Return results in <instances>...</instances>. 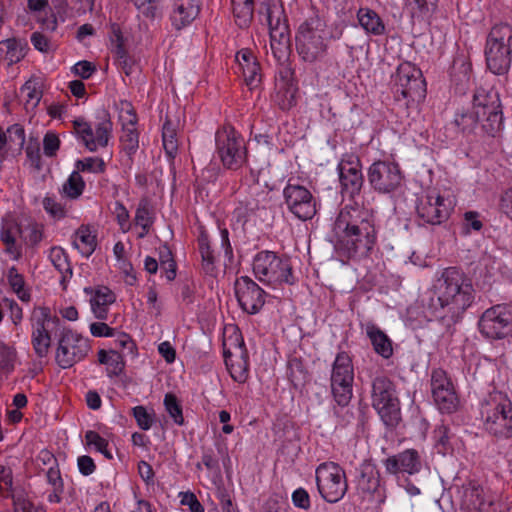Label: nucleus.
I'll list each match as a JSON object with an SVG mask.
<instances>
[{
  "instance_id": "f257e3e1",
  "label": "nucleus",
  "mask_w": 512,
  "mask_h": 512,
  "mask_svg": "<svg viewBox=\"0 0 512 512\" xmlns=\"http://www.w3.org/2000/svg\"><path fill=\"white\" fill-rule=\"evenodd\" d=\"M474 300L471 279L456 267L446 268L433 286L429 309L447 330L453 327Z\"/></svg>"
},
{
  "instance_id": "f03ea898",
  "label": "nucleus",
  "mask_w": 512,
  "mask_h": 512,
  "mask_svg": "<svg viewBox=\"0 0 512 512\" xmlns=\"http://www.w3.org/2000/svg\"><path fill=\"white\" fill-rule=\"evenodd\" d=\"M336 248L348 257L357 253L367 254L373 248L376 231L372 213L357 203L343 207L333 228Z\"/></svg>"
},
{
  "instance_id": "7ed1b4c3",
  "label": "nucleus",
  "mask_w": 512,
  "mask_h": 512,
  "mask_svg": "<svg viewBox=\"0 0 512 512\" xmlns=\"http://www.w3.org/2000/svg\"><path fill=\"white\" fill-rule=\"evenodd\" d=\"M331 34L324 19L312 15L303 21L296 32L295 46L300 58L308 63L322 60L328 52Z\"/></svg>"
},
{
  "instance_id": "20e7f679",
  "label": "nucleus",
  "mask_w": 512,
  "mask_h": 512,
  "mask_svg": "<svg viewBox=\"0 0 512 512\" xmlns=\"http://www.w3.org/2000/svg\"><path fill=\"white\" fill-rule=\"evenodd\" d=\"M512 27L506 23L492 27L486 41L487 68L495 75H505L511 66Z\"/></svg>"
},
{
  "instance_id": "39448f33",
  "label": "nucleus",
  "mask_w": 512,
  "mask_h": 512,
  "mask_svg": "<svg viewBox=\"0 0 512 512\" xmlns=\"http://www.w3.org/2000/svg\"><path fill=\"white\" fill-rule=\"evenodd\" d=\"M372 406L378 412L386 426L394 427L400 420L399 400L394 383L384 375L372 381Z\"/></svg>"
},
{
  "instance_id": "423d86ee",
  "label": "nucleus",
  "mask_w": 512,
  "mask_h": 512,
  "mask_svg": "<svg viewBox=\"0 0 512 512\" xmlns=\"http://www.w3.org/2000/svg\"><path fill=\"white\" fill-rule=\"evenodd\" d=\"M253 272L259 281L268 284L292 285L295 282L289 260L283 259L271 251H261L255 256Z\"/></svg>"
},
{
  "instance_id": "0eeeda50",
  "label": "nucleus",
  "mask_w": 512,
  "mask_h": 512,
  "mask_svg": "<svg viewBox=\"0 0 512 512\" xmlns=\"http://www.w3.org/2000/svg\"><path fill=\"white\" fill-rule=\"evenodd\" d=\"M473 110L482 119V129L494 136L502 126L503 113L500 96L493 88H478L473 96Z\"/></svg>"
},
{
  "instance_id": "6e6552de",
  "label": "nucleus",
  "mask_w": 512,
  "mask_h": 512,
  "mask_svg": "<svg viewBox=\"0 0 512 512\" xmlns=\"http://www.w3.org/2000/svg\"><path fill=\"white\" fill-rule=\"evenodd\" d=\"M317 490L321 497L336 503L346 494L348 484L344 469L335 462L321 463L315 472Z\"/></svg>"
},
{
  "instance_id": "1a4fd4ad",
  "label": "nucleus",
  "mask_w": 512,
  "mask_h": 512,
  "mask_svg": "<svg viewBox=\"0 0 512 512\" xmlns=\"http://www.w3.org/2000/svg\"><path fill=\"white\" fill-rule=\"evenodd\" d=\"M258 13L263 17L261 20L265 21L269 27L270 46L273 55L278 59L283 58L288 53L291 45L289 26L286 19H282L283 10L276 5L271 6L268 3H262Z\"/></svg>"
},
{
  "instance_id": "9d476101",
  "label": "nucleus",
  "mask_w": 512,
  "mask_h": 512,
  "mask_svg": "<svg viewBox=\"0 0 512 512\" xmlns=\"http://www.w3.org/2000/svg\"><path fill=\"white\" fill-rule=\"evenodd\" d=\"M392 90L397 100H420L425 97V80L421 71L409 62L400 64L392 75Z\"/></svg>"
},
{
  "instance_id": "9b49d317",
  "label": "nucleus",
  "mask_w": 512,
  "mask_h": 512,
  "mask_svg": "<svg viewBox=\"0 0 512 512\" xmlns=\"http://www.w3.org/2000/svg\"><path fill=\"white\" fill-rule=\"evenodd\" d=\"M354 370L352 360L345 352L337 354L332 368L331 389L335 401L346 406L352 397Z\"/></svg>"
},
{
  "instance_id": "f8f14e48",
  "label": "nucleus",
  "mask_w": 512,
  "mask_h": 512,
  "mask_svg": "<svg viewBox=\"0 0 512 512\" xmlns=\"http://www.w3.org/2000/svg\"><path fill=\"white\" fill-rule=\"evenodd\" d=\"M479 330L488 339H503L512 332V310L507 305L487 309L479 319Z\"/></svg>"
},
{
  "instance_id": "ddd939ff",
  "label": "nucleus",
  "mask_w": 512,
  "mask_h": 512,
  "mask_svg": "<svg viewBox=\"0 0 512 512\" xmlns=\"http://www.w3.org/2000/svg\"><path fill=\"white\" fill-rule=\"evenodd\" d=\"M217 153L223 165L229 169H238L245 162L243 141L236 136L234 128H224L216 134Z\"/></svg>"
},
{
  "instance_id": "4468645a",
  "label": "nucleus",
  "mask_w": 512,
  "mask_h": 512,
  "mask_svg": "<svg viewBox=\"0 0 512 512\" xmlns=\"http://www.w3.org/2000/svg\"><path fill=\"white\" fill-rule=\"evenodd\" d=\"M89 350L87 339L70 330L65 331L58 342L55 355L56 363L63 369L70 368L84 359Z\"/></svg>"
},
{
  "instance_id": "2eb2a0df",
  "label": "nucleus",
  "mask_w": 512,
  "mask_h": 512,
  "mask_svg": "<svg viewBox=\"0 0 512 512\" xmlns=\"http://www.w3.org/2000/svg\"><path fill=\"white\" fill-rule=\"evenodd\" d=\"M368 181L375 191L386 194L401 186L403 175L397 164L377 161L368 169Z\"/></svg>"
},
{
  "instance_id": "dca6fc26",
  "label": "nucleus",
  "mask_w": 512,
  "mask_h": 512,
  "mask_svg": "<svg viewBox=\"0 0 512 512\" xmlns=\"http://www.w3.org/2000/svg\"><path fill=\"white\" fill-rule=\"evenodd\" d=\"M431 391L439 410L445 413L456 411L459 399L454 386L443 369H434L431 374Z\"/></svg>"
},
{
  "instance_id": "f3484780",
  "label": "nucleus",
  "mask_w": 512,
  "mask_h": 512,
  "mask_svg": "<svg viewBox=\"0 0 512 512\" xmlns=\"http://www.w3.org/2000/svg\"><path fill=\"white\" fill-rule=\"evenodd\" d=\"M289 210L300 220L306 221L316 214V204L311 192L301 185L288 184L283 191Z\"/></svg>"
},
{
  "instance_id": "a211bd4d",
  "label": "nucleus",
  "mask_w": 512,
  "mask_h": 512,
  "mask_svg": "<svg viewBox=\"0 0 512 512\" xmlns=\"http://www.w3.org/2000/svg\"><path fill=\"white\" fill-rule=\"evenodd\" d=\"M235 294L241 308L249 314L257 313L265 303V291L248 276L236 280Z\"/></svg>"
},
{
  "instance_id": "6ab92c4d",
  "label": "nucleus",
  "mask_w": 512,
  "mask_h": 512,
  "mask_svg": "<svg viewBox=\"0 0 512 512\" xmlns=\"http://www.w3.org/2000/svg\"><path fill=\"white\" fill-rule=\"evenodd\" d=\"M486 430L497 438L512 437V405L498 404L485 419Z\"/></svg>"
},
{
  "instance_id": "aec40b11",
  "label": "nucleus",
  "mask_w": 512,
  "mask_h": 512,
  "mask_svg": "<svg viewBox=\"0 0 512 512\" xmlns=\"http://www.w3.org/2000/svg\"><path fill=\"white\" fill-rule=\"evenodd\" d=\"M236 341L238 343L235 345V352L224 348L223 355L231 377L235 381L243 383L248 377V354L243 339L237 338Z\"/></svg>"
},
{
  "instance_id": "412c9836",
  "label": "nucleus",
  "mask_w": 512,
  "mask_h": 512,
  "mask_svg": "<svg viewBox=\"0 0 512 512\" xmlns=\"http://www.w3.org/2000/svg\"><path fill=\"white\" fill-rule=\"evenodd\" d=\"M418 216L429 224H441L449 217V208L442 196L427 195L417 206Z\"/></svg>"
},
{
  "instance_id": "4be33fe9",
  "label": "nucleus",
  "mask_w": 512,
  "mask_h": 512,
  "mask_svg": "<svg viewBox=\"0 0 512 512\" xmlns=\"http://www.w3.org/2000/svg\"><path fill=\"white\" fill-rule=\"evenodd\" d=\"M385 467L390 474L407 472L413 474L420 470L419 454L414 449L405 450L385 460Z\"/></svg>"
},
{
  "instance_id": "5701e85b",
  "label": "nucleus",
  "mask_w": 512,
  "mask_h": 512,
  "mask_svg": "<svg viewBox=\"0 0 512 512\" xmlns=\"http://www.w3.org/2000/svg\"><path fill=\"white\" fill-rule=\"evenodd\" d=\"M201 0H176L171 14L173 26L180 30L191 24L199 15Z\"/></svg>"
},
{
  "instance_id": "b1692460",
  "label": "nucleus",
  "mask_w": 512,
  "mask_h": 512,
  "mask_svg": "<svg viewBox=\"0 0 512 512\" xmlns=\"http://www.w3.org/2000/svg\"><path fill=\"white\" fill-rule=\"evenodd\" d=\"M121 118L125 121L121 136L122 148L130 156L136 152L139 146L138 133L135 128L137 116L130 104H127L126 116L121 115Z\"/></svg>"
},
{
  "instance_id": "393cba45",
  "label": "nucleus",
  "mask_w": 512,
  "mask_h": 512,
  "mask_svg": "<svg viewBox=\"0 0 512 512\" xmlns=\"http://www.w3.org/2000/svg\"><path fill=\"white\" fill-rule=\"evenodd\" d=\"M84 292L92 295L90 303L95 317L102 320L106 319L107 307L115 302V294L106 286H101L97 289L86 287Z\"/></svg>"
},
{
  "instance_id": "a878e982",
  "label": "nucleus",
  "mask_w": 512,
  "mask_h": 512,
  "mask_svg": "<svg viewBox=\"0 0 512 512\" xmlns=\"http://www.w3.org/2000/svg\"><path fill=\"white\" fill-rule=\"evenodd\" d=\"M357 488L365 496L374 498L377 494L378 499L381 500L379 472L372 467H365L361 472Z\"/></svg>"
},
{
  "instance_id": "bb28decb",
  "label": "nucleus",
  "mask_w": 512,
  "mask_h": 512,
  "mask_svg": "<svg viewBox=\"0 0 512 512\" xmlns=\"http://www.w3.org/2000/svg\"><path fill=\"white\" fill-rule=\"evenodd\" d=\"M340 182L343 190L351 197L359 194L363 185V176L357 167L340 165Z\"/></svg>"
},
{
  "instance_id": "cd10ccee",
  "label": "nucleus",
  "mask_w": 512,
  "mask_h": 512,
  "mask_svg": "<svg viewBox=\"0 0 512 512\" xmlns=\"http://www.w3.org/2000/svg\"><path fill=\"white\" fill-rule=\"evenodd\" d=\"M276 103L282 110H289L296 104L297 87L291 79L281 77L277 82Z\"/></svg>"
},
{
  "instance_id": "c85d7f7f",
  "label": "nucleus",
  "mask_w": 512,
  "mask_h": 512,
  "mask_svg": "<svg viewBox=\"0 0 512 512\" xmlns=\"http://www.w3.org/2000/svg\"><path fill=\"white\" fill-rule=\"evenodd\" d=\"M50 260L61 274L60 284L66 290L67 282L73 274L67 253L61 247H53L50 250Z\"/></svg>"
},
{
  "instance_id": "c756f323",
  "label": "nucleus",
  "mask_w": 512,
  "mask_h": 512,
  "mask_svg": "<svg viewBox=\"0 0 512 512\" xmlns=\"http://www.w3.org/2000/svg\"><path fill=\"white\" fill-rule=\"evenodd\" d=\"M357 18L361 27L373 35H382L385 32V25L379 15L372 9L360 8Z\"/></svg>"
},
{
  "instance_id": "7c9ffc66",
  "label": "nucleus",
  "mask_w": 512,
  "mask_h": 512,
  "mask_svg": "<svg viewBox=\"0 0 512 512\" xmlns=\"http://www.w3.org/2000/svg\"><path fill=\"white\" fill-rule=\"evenodd\" d=\"M367 335L372 342L374 350L379 355L386 359L392 356V342L382 330L374 325H371L367 327Z\"/></svg>"
},
{
  "instance_id": "2f4dec72",
  "label": "nucleus",
  "mask_w": 512,
  "mask_h": 512,
  "mask_svg": "<svg viewBox=\"0 0 512 512\" xmlns=\"http://www.w3.org/2000/svg\"><path fill=\"white\" fill-rule=\"evenodd\" d=\"M51 345V337L43 320L37 321V326L32 332V346L39 358L46 357Z\"/></svg>"
},
{
  "instance_id": "473e14b6",
  "label": "nucleus",
  "mask_w": 512,
  "mask_h": 512,
  "mask_svg": "<svg viewBox=\"0 0 512 512\" xmlns=\"http://www.w3.org/2000/svg\"><path fill=\"white\" fill-rule=\"evenodd\" d=\"M73 246L86 257H89L96 248V236L91 234L89 227L80 226L74 235Z\"/></svg>"
},
{
  "instance_id": "72a5a7b5",
  "label": "nucleus",
  "mask_w": 512,
  "mask_h": 512,
  "mask_svg": "<svg viewBox=\"0 0 512 512\" xmlns=\"http://www.w3.org/2000/svg\"><path fill=\"white\" fill-rule=\"evenodd\" d=\"M235 21L240 28H246L253 19V0H231Z\"/></svg>"
},
{
  "instance_id": "f704fd0d",
  "label": "nucleus",
  "mask_w": 512,
  "mask_h": 512,
  "mask_svg": "<svg viewBox=\"0 0 512 512\" xmlns=\"http://www.w3.org/2000/svg\"><path fill=\"white\" fill-rule=\"evenodd\" d=\"M405 6L412 18H429L438 7V0H405Z\"/></svg>"
},
{
  "instance_id": "c9c22d12",
  "label": "nucleus",
  "mask_w": 512,
  "mask_h": 512,
  "mask_svg": "<svg viewBox=\"0 0 512 512\" xmlns=\"http://www.w3.org/2000/svg\"><path fill=\"white\" fill-rule=\"evenodd\" d=\"M287 377L295 388H300L308 381L309 374L299 358H291L287 363Z\"/></svg>"
},
{
  "instance_id": "e433bc0d",
  "label": "nucleus",
  "mask_w": 512,
  "mask_h": 512,
  "mask_svg": "<svg viewBox=\"0 0 512 512\" xmlns=\"http://www.w3.org/2000/svg\"><path fill=\"white\" fill-rule=\"evenodd\" d=\"M176 127L174 123L167 118L162 129L163 147L167 156L173 159L178 152V141L176 138Z\"/></svg>"
},
{
  "instance_id": "4c0bfd02",
  "label": "nucleus",
  "mask_w": 512,
  "mask_h": 512,
  "mask_svg": "<svg viewBox=\"0 0 512 512\" xmlns=\"http://www.w3.org/2000/svg\"><path fill=\"white\" fill-rule=\"evenodd\" d=\"M453 123L463 133H471L474 131L478 123L482 124V119L475 110H462L456 113Z\"/></svg>"
},
{
  "instance_id": "58836bf2",
  "label": "nucleus",
  "mask_w": 512,
  "mask_h": 512,
  "mask_svg": "<svg viewBox=\"0 0 512 512\" xmlns=\"http://www.w3.org/2000/svg\"><path fill=\"white\" fill-rule=\"evenodd\" d=\"M463 502L468 508L480 512V509H485L487 504L482 497V489L476 485H470L465 488L463 494Z\"/></svg>"
},
{
  "instance_id": "ea45409f",
  "label": "nucleus",
  "mask_w": 512,
  "mask_h": 512,
  "mask_svg": "<svg viewBox=\"0 0 512 512\" xmlns=\"http://www.w3.org/2000/svg\"><path fill=\"white\" fill-rule=\"evenodd\" d=\"M4 49L6 50L5 59L9 65L19 62L25 56L23 45L16 39L0 42V50Z\"/></svg>"
},
{
  "instance_id": "a19ab883",
  "label": "nucleus",
  "mask_w": 512,
  "mask_h": 512,
  "mask_svg": "<svg viewBox=\"0 0 512 512\" xmlns=\"http://www.w3.org/2000/svg\"><path fill=\"white\" fill-rule=\"evenodd\" d=\"M113 36H114L112 38V43L114 45L113 52L116 55V57L119 59L120 64L123 66L125 74L129 75L131 73V65L129 64L127 52H126L124 44H123V37H122V34H121L119 28H116L115 26H113Z\"/></svg>"
},
{
  "instance_id": "79ce46f5",
  "label": "nucleus",
  "mask_w": 512,
  "mask_h": 512,
  "mask_svg": "<svg viewBox=\"0 0 512 512\" xmlns=\"http://www.w3.org/2000/svg\"><path fill=\"white\" fill-rule=\"evenodd\" d=\"M85 188V182L78 171H73L67 181L63 184V193L71 198H78Z\"/></svg>"
},
{
  "instance_id": "37998d69",
  "label": "nucleus",
  "mask_w": 512,
  "mask_h": 512,
  "mask_svg": "<svg viewBox=\"0 0 512 512\" xmlns=\"http://www.w3.org/2000/svg\"><path fill=\"white\" fill-rule=\"evenodd\" d=\"M199 252L202 258V267L207 274L215 271V257L206 236L199 238Z\"/></svg>"
},
{
  "instance_id": "c03bdc74",
  "label": "nucleus",
  "mask_w": 512,
  "mask_h": 512,
  "mask_svg": "<svg viewBox=\"0 0 512 512\" xmlns=\"http://www.w3.org/2000/svg\"><path fill=\"white\" fill-rule=\"evenodd\" d=\"M7 142L10 150L21 151L25 143L24 129L19 124H14L7 130Z\"/></svg>"
},
{
  "instance_id": "a18cd8bd",
  "label": "nucleus",
  "mask_w": 512,
  "mask_h": 512,
  "mask_svg": "<svg viewBox=\"0 0 512 512\" xmlns=\"http://www.w3.org/2000/svg\"><path fill=\"white\" fill-rule=\"evenodd\" d=\"M164 405L166 411L169 413L174 422L178 425L184 424V417L182 413V406L177 397L172 393H167L164 397Z\"/></svg>"
},
{
  "instance_id": "49530a36",
  "label": "nucleus",
  "mask_w": 512,
  "mask_h": 512,
  "mask_svg": "<svg viewBox=\"0 0 512 512\" xmlns=\"http://www.w3.org/2000/svg\"><path fill=\"white\" fill-rule=\"evenodd\" d=\"M151 214L152 212L148 198H142L135 213V223L141 226V228H147V226H151L153 223Z\"/></svg>"
},
{
  "instance_id": "de8ad7c7",
  "label": "nucleus",
  "mask_w": 512,
  "mask_h": 512,
  "mask_svg": "<svg viewBox=\"0 0 512 512\" xmlns=\"http://www.w3.org/2000/svg\"><path fill=\"white\" fill-rule=\"evenodd\" d=\"M8 282L22 301H28L30 299V295L24 290V278L18 273L15 267H11L8 271Z\"/></svg>"
},
{
  "instance_id": "09e8293b",
  "label": "nucleus",
  "mask_w": 512,
  "mask_h": 512,
  "mask_svg": "<svg viewBox=\"0 0 512 512\" xmlns=\"http://www.w3.org/2000/svg\"><path fill=\"white\" fill-rule=\"evenodd\" d=\"M241 70L246 85L249 86L250 89L255 88L261 80L259 63L257 61L248 64L241 62Z\"/></svg>"
},
{
  "instance_id": "8fccbe9b",
  "label": "nucleus",
  "mask_w": 512,
  "mask_h": 512,
  "mask_svg": "<svg viewBox=\"0 0 512 512\" xmlns=\"http://www.w3.org/2000/svg\"><path fill=\"white\" fill-rule=\"evenodd\" d=\"M112 130V122L109 119H104L99 122L94 132V145L95 150L98 146L105 147L108 144L110 133Z\"/></svg>"
},
{
  "instance_id": "3c124183",
  "label": "nucleus",
  "mask_w": 512,
  "mask_h": 512,
  "mask_svg": "<svg viewBox=\"0 0 512 512\" xmlns=\"http://www.w3.org/2000/svg\"><path fill=\"white\" fill-rule=\"evenodd\" d=\"M17 357L16 350L5 344H0V369L11 372L14 370V364Z\"/></svg>"
},
{
  "instance_id": "603ef678",
  "label": "nucleus",
  "mask_w": 512,
  "mask_h": 512,
  "mask_svg": "<svg viewBox=\"0 0 512 512\" xmlns=\"http://www.w3.org/2000/svg\"><path fill=\"white\" fill-rule=\"evenodd\" d=\"M137 10L147 18H155L160 0H130Z\"/></svg>"
},
{
  "instance_id": "864d4df0",
  "label": "nucleus",
  "mask_w": 512,
  "mask_h": 512,
  "mask_svg": "<svg viewBox=\"0 0 512 512\" xmlns=\"http://www.w3.org/2000/svg\"><path fill=\"white\" fill-rule=\"evenodd\" d=\"M77 171H88V172H103L104 171V162L102 159L98 158H85L83 160H78L76 162Z\"/></svg>"
},
{
  "instance_id": "5fc2aeb1",
  "label": "nucleus",
  "mask_w": 512,
  "mask_h": 512,
  "mask_svg": "<svg viewBox=\"0 0 512 512\" xmlns=\"http://www.w3.org/2000/svg\"><path fill=\"white\" fill-rule=\"evenodd\" d=\"M60 147V140L55 133H47L43 139V150L44 154L48 157L56 155L57 150Z\"/></svg>"
},
{
  "instance_id": "6e6d98bb",
  "label": "nucleus",
  "mask_w": 512,
  "mask_h": 512,
  "mask_svg": "<svg viewBox=\"0 0 512 512\" xmlns=\"http://www.w3.org/2000/svg\"><path fill=\"white\" fill-rule=\"evenodd\" d=\"M133 415L137 421L138 426L142 430L150 429L152 425V417L148 414L147 410L143 406H136L133 408Z\"/></svg>"
},
{
  "instance_id": "4d7b16f0",
  "label": "nucleus",
  "mask_w": 512,
  "mask_h": 512,
  "mask_svg": "<svg viewBox=\"0 0 512 512\" xmlns=\"http://www.w3.org/2000/svg\"><path fill=\"white\" fill-rule=\"evenodd\" d=\"M166 250L167 259L161 260V268L165 270V276L168 281H172L176 277V263L172 257V253L167 246H164Z\"/></svg>"
},
{
  "instance_id": "13d9d810",
  "label": "nucleus",
  "mask_w": 512,
  "mask_h": 512,
  "mask_svg": "<svg viewBox=\"0 0 512 512\" xmlns=\"http://www.w3.org/2000/svg\"><path fill=\"white\" fill-rule=\"evenodd\" d=\"M111 368L112 375H119L124 368L123 356L121 353L111 350L109 352V359L107 360V364Z\"/></svg>"
},
{
  "instance_id": "bf43d9fd",
  "label": "nucleus",
  "mask_w": 512,
  "mask_h": 512,
  "mask_svg": "<svg viewBox=\"0 0 512 512\" xmlns=\"http://www.w3.org/2000/svg\"><path fill=\"white\" fill-rule=\"evenodd\" d=\"M449 429L445 425H440L434 430V438L437 447H442L439 452L444 453L449 444Z\"/></svg>"
},
{
  "instance_id": "052dcab7",
  "label": "nucleus",
  "mask_w": 512,
  "mask_h": 512,
  "mask_svg": "<svg viewBox=\"0 0 512 512\" xmlns=\"http://www.w3.org/2000/svg\"><path fill=\"white\" fill-rule=\"evenodd\" d=\"M43 206L45 210L56 218H63L65 216V210L60 203H57L55 199L51 197H45L43 200Z\"/></svg>"
},
{
  "instance_id": "680f3d73",
  "label": "nucleus",
  "mask_w": 512,
  "mask_h": 512,
  "mask_svg": "<svg viewBox=\"0 0 512 512\" xmlns=\"http://www.w3.org/2000/svg\"><path fill=\"white\" fill-rule=\"evenodd\" d=\"M293 504L301 509L307 510L310 507V497L303 488L296 489L292 494Z\"/></svg>"
},
{
  "instance_id": "e2e57ef3",
  "label": "nucleus",
  "mask_w": 512,
  "mask_h": 512,
  "mask_svg": "<svg viewBox=\"0 0 512 512\" xmlns=\"http://www.w3.org/2000/svg\"><path fill=\"white\" fill-rule=\"evenodd\" d=\"M91 334L95 337H113L115 330L104 322H94L90 325Z\"/></svg>"
},
{
  "instance_id": "0e129e2a",
  "label": "nucleus",
  "mask_w": 512,
  "mask_h": 512,
  "mask_svg": "<svg viewBox=\"0 0 512 512\" xmlns=\"http://www.w3.org/2000/svg\"><path fill=\"white\" fill-rule=\"evenodd\" d=\"M14 512H38L33 504L23 497V495L13 496Z\"/></svg>"
},
{
  "instance_id": "69168bd1",
  "label": "nucleus",
  "mask_w": 512,
  "mask_h": 512,
  "mask_svg": "<svg viewBox=\"0 0 512 512\" xmlns=\"http://www.w3.org/2000/svg\"><path fill=\"white\" fill-rule=\"evenodd\" d=\"M95 66L89 61H79L73 67V72L83 79H88L93 72H95Z\"/></svg>"
},
{
  "instance_id": "338daca9",
  "label": "nucleus",
  "mask_w": 512,
  "mask_h": 512,
  "mask_svg": "<svg viewBox=\"0 0 512 512\" xmlns=\"http://www.w3.org/2000/svg\"><path fill=\"white\" fill-rule=\"evenodd\" d=\"M181 503L188 506L191 512H204L202 504L198 501L197 497L193 493H184L181 499Z\"/></svg>"
},
{
  "instance_id": "774afa93",
  "label": "nucleus",
  "mask_w": 512,
  "mask_h": 512,
  "mask_svg": "<svg viewBox=\"0 0 512 512\" xmlns=\"http://www.w3.org/2000/svg\"><path fill=\"white\" fill-rule=\"evenodd\" d=\"M500 208L502 212L512 220V188L502 194Z\"/></svg>"
}]
</instances>
